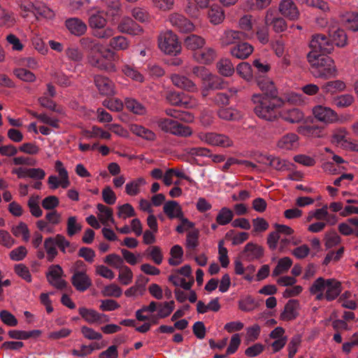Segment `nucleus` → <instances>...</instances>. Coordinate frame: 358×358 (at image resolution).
<instances>
[{
	"mask_svg": "<svg viewBox=\"0 0 358 358\" xmlns=\"http://www.w3.org/2000/svg\"><path fill=\"white\" fill-rule=\"evenodd\" d=\"M307 60L315 78L328 80L337 76L338 70L331 57L310 51L307 55Z\"/></svg>",
	"mask_w": 358,
	"mask_h": 358,
	"instance_id": "f257e3e1",
	"label": "nucleus"
},
{
	"mask_svg": "<svg viewBox=\"0 0 358 358\" xmlns=\"http://www.w3.org/2000/svg\"><path fill=\"white\" fill-rule=\"evenodd\" d=\"M341 292V283L334 278L325 280L320 277L310 287V294L315 295V299L317 301L324 299L329 301H333L340 295Z\"/></svg>",
	"mask_w": 358,
	"mask_h": 358,
	"instance_id": "f03ea898",
	"label": "nucleus"
},
{
	"mask_svg": "<svg viewBox=\"0 0 358 358\" xmlns=\"http://www.w3.org/2000/svg\"><path fill=\"white\" fill-rule=\"evenodd\" d=\"M252 101L255 104L254 112L259 118L273 121L275 119L276 108L282 103L279 98H271L261 94L252 96Z\"/></svg>",
	"mask_w": 358,
	"mask_h": 358,
	"instance_id": "7ed1b4c3",
	"label": "nucleus"
},
{
	"mask_svg": "<svg viewBox=\"0 0 358 358\" xmlns=\"http://www.w3.org/2000/svg\"><path fill=\"white\" fill-rule=\"evenodd\" d=\"M301 242L298 237L279 236L277 232H271L267 237L268 248L272 250L278 249L280 252H287L291 245H297Z\"/></svg>",
	"mask_w": 358,
	"mask_h": 358,
	"instance_id": "20e7f679",
	"label": "nucleus"
},
{
	"mask_svg": "<svg viewBox=\"0 0 358 358\" xmlns=\"http://www.w3.org/2000/svg\"><path fill=\"white\" fill-rule=\"evenodd\" d=\"M158 46L166 55H177L181 51L178 37L171 31H166L159 36Z\"/></svg>",
	"mask_w": 358,
	"mask_h": 358,
	"instance_id": "39448f33",
	"label": "nucleus"
},
{
	"mask_svg": "<svg viewBox=\"0 0 358 358\" xmlns=\"http://www.w3.org/2000/svg\"><path fill=\"white\" fill-rule=\"evenodd\" d=\"M157 125L162 131L176 136L187 137L192 134L189 127L185 126L172 119L161 118L158 120Z\"/></svg>",
	"mask_w": 358,
	"mask_h": 358,
	"instance_id": "423d86ee",
	"label": "nucleus"
},
{
	"mask_svg": "<svg viewBox=\"0 0 358 358\" xmlns=\"http://www.w3.org/2000/svg\"><path fill=\"white\" fill-rule=\"evenodd\" d=\"M197 137L202 142L212 146L223 148H231L234 146V141L228 136L215 132H199Z\"/></svg>",
	"mask_w": 358,
	"mask_h": 358,
	"instance_id": "0eeeda50",
	"label": "nucleus"
},
{
	"mask_svg": "<svg viewBox=\"0 0 358 358\" xmlns=\"http://www.w3.org/2000/svg\"><path fill=\"white\" fill-rule=\"evenodd\" d=\"M88 63L99 70L105 71L109 73H114L117 71L116 66L112 63L106 61V57L102 54L101 50H91L87 54Z\"/></svg>",
	"mask_w": 358,
	"mask_h": 358,
	"instance_id": "6e6552de",
	"label": "nucleus"
},
{
	"mask_svg": "<svg viewBox=\"0 0 358 358\" xmlns=\"http://www.w3.org/2000/svg\"><path fill=\"white\" fill-rule=\"evenodd\" d=\"M312 51L321 52L323 54H329L334 50L333 42L324 34H317L312 36L310 41Z\"/></svg>",
	"mask_w": 358,
	"mask_h": 358,
	"instance_id": "1a4fd4ad",
	"label": "nucleus"
},
{
	"mask_svg": "<svg viewBox=\"0 0 358 358\" xmlns=\"http://www.w3.org/2000/svg\"><path fill=\"white\" fill-rule=\"evenodd\" d=\"M64 271L58 264H52L49 266L46 273L48 282L58 289H63L66 287L67 282L63 279Z\"/></svg>",
	"mask_w": 358,
	"mask_h": 358,
	"instance_id": "9d476101",
	"label": "nucleus"
},
{
	"mask_svg": "<svg viewBox=\"0 0 358 358\" xmlns=\"http://www.w3.org/2000/svg\"><path fill=\"white\" fill-rule=\"evenodd\" d=\"M254 35L253 33L248 34L241 31L226 29L221 35L220 40L222 46H228L241 39H251Z\"/></svg>",
	"mask_w": 358,
	"mask_h": 358,
	"instance_id": "9b49d317",
	"label": "nucleus"
},
{
	"mask_svg": "<svg viewBox=\"0 0 358 358\" xmlns=\"http://www.w3.org/2000/svg\"><path fill=\"white\" fill-rule=\"evenodd\" d=\"M193 73L201 78L203 83H206L210 87H222L221 79L210 73L204 66H194L192 69Z\"/></svg>",
	"mask_w": 358,
	"mask_h": 358,
	"instance_id": "f8f14e48",
	"label": "nucleus"
},
{
	"mask_svg": "<svg viewBox=\"0 0 358 358\" xmlns=\"http://www.w3.org/2000/svg\"><path fill=\"white\" fill-rule=\"evenodd\" d=\"M78 313L82 318L89 324H102L110 320L109 317L103 313H99L92 308H79Z\"/></svg>",
	"mask_w": 358,
	"mask_h": 358,
	"instance_id": "ddd939ff",
	"label": "nucleus"
},
{
	"mask_svg": "<svg viewBox=\"0 0 358 358\" xmlns=\"http://www.w3.org/2000/svg\"><path fill=\"white\" fill-rule=\"evenodd\" d=\"M312 110L314 117L320 122L330 124L338 120L337 114L329 107L317 105Z\"/></svg>",
	"mask_w": 358,
	"mask_h": 358,
	"instance_id": "4468645a",
	"label": "nucleus"
},
{
	"mask_svg": "<svg viewBox=\"0 0 358 358\" xmlns=\"http://www.w3.org/2000/svg\"><path fill=\"white\" fill-rule=\"evenodd\" d=\"M117 29L120 32L132 36H138L143 33V28L137 24L132 18L128 16L123 17Z\"/></svg>",
	"mask_w": 358,
	"mask_h": 358,
	"instance_id": "2eb2a0df",
	"label": "nucleus"
},
{
	"mask_svg": "<svg viewBox=\"0 0 358 358\" xmlns=\"http://www.w3.org/2000/svg\"><path fill=\"white\" fill-rule=\"evenodd\" d=\"M282 15L290 20H296L299 17V10L293 0H281L278 6Z\"/></svg>",
	"mask_w": 358,
	"mask_h": 358,
	"instance_id": "dca6fc26",
	"label": "nucleus"
},
{
	"mask_svg": "<svg viewBox=\"0 0 358 358\" xmlns=\"http://www.w3.org/2000/svg\"><path fill=\"white\" fill-rule=\"evenodd\" d=\"M71 281L76 289L82 292L86 291L92 285L90 278L84 271H77L73 273Z\"/></svg>",
	"mask_w": 358,
	"mask_h": 358,
	"instance_id": "f3484780",
	"label": "nucleus"
},
{
	"mask_svg": "<svg viewBox=\"0 0 358 358\" xmlns=\"http://www.w3.org/2000/svg\"><path fill=\"white\" fill-rule=\"evenodd\" d=\"M169 19L171 25L180 32H189L194 29V24L182 15L173 13Z\"/></svg>",
	"mask_w": 358,
	"mask_h": 358,
	"instance_id": "a211bd4d",
	"label": "nucleus"
},
{
	"mask_svg": "<svg viewBox=\"0 0 358 358\" xmlns=\"http://www.w3.org/2000/svg\"><path fill=\"white\" fill-rule=\"evenodd\" d=\"M94 83L101 94L105 96L115 94V85L108 78L97 75L94 77Z\"/></svg>",
	"mask_w": 358,
	"mask_h": 358,
	"instance_id": "6ab92c4d",
	"label": "nucleus"
},
{
	"mask_svg": "<svg viewBox=\"0 0 358 358\" xmlns=\"http://www.w3.org/2000/svg\"><path fill=\"white\" fill-rule=\"evenodd\" d=\"M299 146V137L294 133H288L282 136L277 142V147L282 150H294Z\"/></svg>",
	"mask_w": 358,
	"mask_h": 358,
	"instance_id": "aec40b11",
	"label": "nucleus"
},
{
	"mask_svg": "<svg viewBox=\"0 0 358 358\" xmlns=\"http://www.w3.org/2000/svg\"><path fill=\"white\" fill-rule=\"evenodd\" d=\"M257 83L259 89L264 92L262 95L277 98L278 90L271 78L266 76H259L257 78Z\"/></svg>",
	"mask_w": 358,
	"mask_h": 358,
	"instance_id": "412c9836",
	"label": "nucleus"
},
{
	"mask_svg": "<svg viewBox=\"0 0 358 358\" xmlns=\"http://www.w3.org/2000/svg\"><path fill=\"white\" fill-rule=\"evenodd\" d=\"M280 117L287 122L296 124L303 120L304 113L297 108H285L280 112Z\"/></svg>",
	"mask_w": 358,
	"mask_h": 358,
	"instance_id": "4be33fe9",
	"label": "nucleus"
},
{
	"mask_svg": "<svg viewBox=\"0 0 358 358\" xmlns=\"http://www.w3.org/2000/svg\"><path fill=\"white\" fill-rule=\"evenodd\" d=\"M93 10L94 8H91L88 10V14L90 15L88 23L90 27L94 30L104 28L106 25L107 21L103 16V11L95 10L93 12Z\"/></svg>",
	"mask_w": 358,
	"mask_h": 358,
	"instance_id": "5701e85b",
	"label": "nucleus"
},
{
	"mask_svg": "<svg viewBox=\"0 0 358 358\" xmlns=\"http://www.w3.org/2000/svg\"><path fill=\"white\" fill-rule=\"evenodd\" d=\"M254 48L248 42H242L236 44L230 50L231 55L237 59H245L253 52Z\"/></svg>",
	"mask_w": 358,
	"mask_h": 358,
	"instance_id": "b1692460",
	"label": "nucleus"
},
{
	"mask_svg": "<svg viewBox=\"0 0 358 358\" xmlns=\"http://www.w3.org/2000/svg\"><path fill=\"white\" fill-rule=\"evenodd\" d=\"M172 83L177 87L184 90L194 92L197 91L196 85L188 78L179 74H173L171 76Z\"/></svg>",
	"mask_w": 358,
	"mask_h": 358,
	"instance_id": "393cba45",
	"label": "nucleus"
},
{
	"mask_svg": "<svg viewBox=\"0 0 358 358\" xmlns=\"http://www.w3.org/2000/svg\"><path fill=\"white\" fill-rule=\"evenodd\" d=\"M65 24L68 30L75 36H82L87 31V24L78 17H72L66 20Z\"/></svg>",
	"mask_w": 358,
	"mask_h": 358,
	"instance_id": "a878e982",
	"label": "nucleus"
},
{
	"mask_svg": "<svg viewBox=\"0 0 358 358\" xmlns=\"http://www.w3.org/2000/svg\"><path fill=\"white\" fill-rule=\"evenodd\" d=\"M215 50L211 48H206L194 53V59L197 62L203 64H209L212 63L215 60Z\"/></svg>",
	"mask_w": 358,
	"mask_h": 358,
	"instance_id": "bb28decb",
	"label": "nucleus"
},
{
	"mask_svg": "<svg viewBox=\"0 0 358 358\" xmlns=\"http://www.w3.org/2000/svg\"><path fill=\"white\" fill-rule=\"evenodd\" d=\"M143 177H138L129 180L125 185V193L130 196H135L141 192V189L146 185Z\"/></svg>",
	"mask_w": 358,
	"mask_h": 358,
	"instance_id": "cd10ccee",
	"label": "nucleus"
},
{
	"mask_svg": "<svg viewBox=\"0 0 358 358\" xmlns=\"http://www.w3.org/2000/svg\"><path fill=\"white\" fill-rule=\"evenodd\" d=\"M163 211L171 220L182 218L183 214L180 205L176 201H166L164 205Z\"/></svg>",
	"mask_w": 358,
	"mask_h": 358,
	"instance_id": "c85d7f7f",
	"label": "nucleus"
},
{
	"mask_svg": "<svg viewBox=\"0 0 358 358\" xmlns=\"http://www.w3.org/2000/svg\"><path fill=\"white\" fill-rule=\"evenodd\" d=\"M96 208L98 210L97 217L100 222H101L105 226H108L109 223L115 224L113 217V212L110 208L102 203H98Z\"/></svg>",
	"mask_w": 358,
	"mask_h": 358,
	"instance_id": "c756f323",
	"label": "nucleus"
},
{
	"mask_svg": "<svg viewBox=\"0 0 358 358\" xmlns=\"http://www.w3.org/2000/svg\"><path fill=\"white\" fill-rule=\"evenodd\" d=\"M299 303L296 300H289L286 303L283 312L280 314V319L283 321H291L298 315Z\"/></svg>",
	"mask_w": 358,
	"mask_h": 358,
	"instance_id": "7c9ffc66",
	"label": "nucleus"
},
{
	"mask_svg": "<svg viewBox=\"0 0 358 358\" xmlns=\"http://www.w3.org/2000/svg\"><path fill=\"white\" fill-rule=\"evenodd\" d=\"M348 133L345 128H339L334 131L332 135V143L339 145L346 150H348L350 143H352V140L347 137Z\"/></svg>",
	"mask_w": 358,
	"mask_h": 358,
	"instance_id": "2f4dec72",
	"label": "nucleus"
},
{
	"mask_svg": "<svg viewBox=\"0 0 358 358\" xmlns=\"http://www.w3.org/2000/svg\"><path fill=\"white\" fill-rule=\"evenodd\" d=\"M245 256L248 261L259 259L264 255V249L262 246L252 243H248L245 246Z\"/></svg>",
	"mask_w": 358,
	"mask_h": 358,
	"instance_id": "473e14b6",
	"label": "nucleus"
},
{
	"mask_svg": "<svg viewBox=\"0 0 358 358\" xmlns=\"http://www.w3.org/2000/svg\"><path fill=\"white\" fill-rule=\"evenodd\" d=\"M331 41L338 47H344L347 45L348 37L345 31L339 28H333L329 31Z\"/></svg>",
	"mask_w": 358,
	"mask_h": 358,
	"instance_id": "72a5a7b5",
	"label": "nucleus"
},
{
	"mask_svg": "<svg viewBox=\"0 0 358 358\" xmlns=\"http://www.w3.org/2000/svg\"><path fill=\"white\" fill-rule=\"evenodd\" d=\"M345 84L341 80L329 81L322 86V90L324 94H334L345 89Z\"/></svg>",
	"mask_w": 358,
	"mask_h": 358,
	"instance_id": "f704fd0d",
	"label": "nucleus"
},
{
	"mask_svg": "<svg viewBox=\"0 0 358 358\" xmlns=\"http://www.w3.org/2000/svg\"><path fill=\"white\" fill-rule=\"evenodd\" d=\"M208 17L212 24H219L224 20V13L220 6L213 5L208 10Z\"/></svg>",
	"mask_w": 358,
	"mask_h": 358,
	"instance_id": "c9c22d12",
	"label": "nucleus"
},
{
	"mask_svg": "<svg viewBox=\"0 0 358 358\" xmlns=\"http://www.w3.org/2000/svg\"><path fill=\"white\" fill-rule=\"evenodd\" d=\"M217 115L220 119L227 121H235L241 118V113L233 108L220 107L217 110Z\"/></svg>",
	"mask_w": 358,
	"mask_h": 358,
	"instance_id": "e433bc0d",
	"label": "nucleus"
},
{
	"mask_svg": "<svg viewBox=\"0 0 358 358\" xmlns=\"http://www.w3.org/2000/svg\"><path fill=\"white\" fill-rule=\"evenodd\" d=\"M130 130L134 134L148 141H154L156 138L152 131L138 124H131Z\"/></svg>",
	"mask_w": 358,
	"mask_h": 358,
	"instance_id": "4c0bfd02",
	"label": "nucleus"
},
{
	"mask_svg": "<svg viewBox=\"0 0 358 358\" xmlns=\"http://www.w3.org/2000/svg\"><path fill=\"white\" fill-rule=\"evenodd\" d=\"M125 106L131 112L138 115H143L146 113V108L141 103L135 99L127 98Z\"/></svg>",
	"mask_w": 358,
	"mask_h": 358,
	"instance_id": "58836bf2",
	"label": "nucleus"
},
{
	"mask_svg": "<svg viewBox=\"0 0 358 358\" xmlns=\"http://www.w3.org/2000/svg\"><path fill=\"white\" fill-rule=\"evenodd\" d=\"M169 280L176 287H181L185 290H190L194 282V279L191 278L189 280L186 281L184 277H180L178 274H172L169 276Z\"/></svg>",
	"mask_w": 358,
	"mask_h": 358,
	"instance_id": "ea45409f",
	"label": "nucleus"
},
{
	"mask_svg": "<svg viewBox=\"0 0 358 358\" xmlns=\"http://www.w3.org/2000/svg\"><path fill=\"white\" fill-rule=\"evenodd\" d=\"M234 218V213L233 211L227 207L222 208L217 216H216V222L219 225H227L230 223Z\"/></svg>",
	"mask_w": 358,
	"mask_h": 358,
	"instance_id": "a19ab883",
	"label": "nucleus"
},
{
	"mask_svg": "<svg viewBox=\"0 0 358 358\" xmlns=\"http://www.w3.org/2000/svg\"><path fill=\"white\" fill-rule=\"evenodd\" d=\"M15 22V17L12 12L0 6V27H10Z\"/></svg>",
	"mask_w": 358,
	"mask_h": 358,
	"instance_id": "79ce46f5",
	"label": "nucleus"
},
{
	"mask_svg": "<svg viewBox=\"0 0 358 358\" xmlns=\"http://www.w3.org/2000/svg\"><path fill=\"white\" fill-rule=\"evenodd\" d=\"M184 43L188 49L197 50L205 45V40L199 36L192 34L185 38Z\"/></svg>",
	"mask_w": 358,
	"mask_h": 358,
	"instance_id": "37998d69",
	"label": "nucleus"
},
{
	"mask_svg": "<svg viewBox=\"0 0 358 358\" xmlns=\"http://www.w3.org/2000/svg\"><path fill=\"white\" fill-rule=\"evenodd\" d=\"M109 46L117 51L125 50L129 46V41L122 36H115L110 40Z\"/></svg>",
	"mask_w": 358,
	"mask_h": 358,
	"instance_id": "c03bdc74",
	"label": "nucleus"
},
{
	"mask_svg": "<svg viewBox=\"0 0 358 358\" xmlns=\"http://www.w3.org/2000/svg\"><path fill=\"white\" fill-rule=\"evenodd\" d=\"M122 73L128 78L138 83L144 81L143 76L134 66L129 64H124L122 66Z\"/></svg>",
	"mask_w": 358,
	"mask_h": 358,
	"instance_id": "a18cd8bd",
	"label": "nucleus"
},
{
	"mask_svg": "<svg viewBox=\"0 0 358 358\" xmlns=\"http://www.w3.org/2000/svg\"><path fill=\"white\" fill-rule=\"evenodd\" d=\"M219 73L226 77L231 76L234 72V65L229 59H221L217 63Z\"/></svg>",
	"mask_w": 358,
	"mask_h": 358,
	"instance_id": "49530a36",
	"label": "nucleus"
},
{
	"mask_svg": "<svg viewBox=\"0 0 358 358\" xmlns=\"http://www.w3.org/2000/svg\"><path fill=\"white\" fill-rule=\"evenodd\" d=\"M145 254L157 265H160L163 262L164 256L159 246L149 247L145 250Z\"/></svg>",
	"mask_w": 358,
	"mask_h": 358,
	"instance_id": "de8ad7c7",
	"label": "nucleus"
},
{
	"mask_svg": "<svg viewBox=\"0 0 358 358\" xmlns=\"http://www.w3.org/2000/svg\"><path fill=\"white\" fill-rule=\"evenodd\" d=\"M131 16L141 23H147L150 21L149 12L142 7H134L131 10Z\"/></svg>",
	"mask_w": 358,
	"mask_h": 358,
	"instance_id": "09e8293b",
	"label": "nucleus"
},
{
	"mask_svg": "<svg viewBox=\"0 0 358 358\" xmlns=\"http://www.w3.org/2000/svg\"><path fill=\"white\" fill-rule=\"evenodd\" d=\"M292 261L289 257H283L281 258L278 262L275 268L273 269L272 272V276L276 277L279 275L287 272L290 267L292 266Z\"/></svg>",
	"mask_w": 358,
	"mask_h": 358,
	"instance_id": "8fccbe9b",
	"label": "nucleus"
},
{
	"mask_svg": "<svg viewBox=\"0 0 358 358\" xmlns=\"http://www.w3.org/2000/svg\"><path fill=\"white\" fill-rule=\"evenodd\" d=\"M171 257L169 259V264L171 266H178L182 262L183 250L179 245H173L170 251Z\"/></svg>",
	"mask_w": 358,
	"mask_h": 358,
	"instance_id": "3c124183",
	"label": "nucleus"
},
{
	"mask_svg": "<svg viewBox=\"0 0 358 358\" xmlns=\"http://www.w3.org/2000/svg\"><path fill=\"white\" fill-rule=\"evenodd\" d=\"M31 115L37 118L41 122L48 124L53 128L59 127V121L57 118L48 115L47 113H38L36 112H32Z\"/></svg>",
	"mask_w": 358,
	"mask_h": 358,
	"instance_id": "603ef678",
	"label": "nucleus"
},
{
	"mask_svg": "<svg viewBox=\"0 0 358 358\" xmlns=\"http://www.w3.org/2000/svg\"><path fill=\"white\" fill-rule=\"evenodd\" d=\"M56 243L53 238H48L44 241V248L47 253V260L52 262L57 255Z\"/></svg>",
	"mask_w": 358,
	"mask_h": 358,
	"instance_id": "864d4df0",
	"label": "nucleus"
},
{
	"mask_svg": "<svg viewBox=\"0 0 358 358\" xmlns=\"http://www.w3.org/2000/svg\"><path fill=\"white\" fill-rule=\"evenodd\" d=\"M343 22L345 27L352 31H358V13H348L343 16Z\"/></svg>",
	"mask_w": 358,
	"mask_h": 358,
	"instance_id": "5fc2aeb1",
	"label": "nucleus"
},
{
	"mask_svg": "<svg viewBox=\"0 0 358 358\" xmlns=\"http://www.w3.org/2000/svg\"><path fill=\"white\" fill-rule=\"evenodd\" d=\"M175 302L173 301H165L157 304V315L160 318L168 317L174 310Z\"/></svg>",
	"mask_w": 358,
	"mask_h": 358,
	"instance_id": "6e6d98bb",
	"label": "nucleus"
},
{
	"mask_svg": "<svg viewBox=\"0 0 358 358\" xmlns=\"http://www.w3.org/2000/svg\"><path fill=\"white\" fill-rule=\"evenodd\" d=\"M39 200L38 196H31L27 201L29 211L35 217H40L43 215V210L39 206Z\"/></svg>",
	"mask_w": 358,
	"mask_h": 358,
	"instance_id": "4d7b16f0",
	"label": "nucleus"
},
{
	"mask_svg": "<svg viewBox=\"0 0 358 358\" xmlns=\"http://www.w3.org/2000/svg\"><path fill=\"white\" fill-rule=\"evenodd\" d=\"M297 131L300 134L308 137H320L322 135L321 129L317 126H300L298 127Z\"/></svg>",
	"mask_w": 358,
	"mask_h": 358,
	"instance_id": "13d9d810",
	"label": "nucleus"
},
{
	"mask_svg": "<svg viewBox=\"0 0 358 358\" xmlns=\"http://www.w3.org/2000/svg\"><path fill=\"white\" fill-rule=\"evenodd\" d=\"M267 161L269 162L271 166L278 171H285L289 169L292 164L287 160L281 159L279 157L269 156L267 157Z\"/></svg>",
	"mask_w": 358,
	"mask_h": 358,
	"instance_id": "bf43d9fd",
	"label": "nucleus"
},
{
	"mask_svg": "<svg viewBox=\"0 0 358 358\" xmlns=\"http://www.w3.org/2000/svg\"><path fill=\"white\" fill-rule=\"evenodd\" d=\"M122 294V289L119 285L115 283L106 285L101 289V294L103 296L118 298Z\"/></svg>",
	"mask_w": 358,
	"mask_h": 358,
	"instance_id": "052dcab7",
	"label": "nucleus"
},
{
	"mask_svg": "<svg viewBox=\"0 0 358 358\" xmlns=\"http://www.w3.org/2000/svg\"><path fill=\"white\" fill-rule=\"evenodd\" d=\"M133 272L129 266L125 265L119 269L118 280L122 285H129L133 280Z\"/></svg>",
	"mask_w": 358,
	"mask_h": 358,
	"instance_id": "680f3d73",
	"label": "nucleus"
},
{
	"mask_svg": "<svg viewBox=\"0 0 358 358\" xmlns=\"http://www.w3.org/2000/svg\"><path fill=\"white\" fill-rule=\"evenodd\" d=\"M236 71L238 75L247 81H250L253 78V73L251 66L248 62H241L236 67Z\"/></svg>",
	"mask_w": 358,
	"mask_h": 358,
	"instance_id": "e2e57ef3",
	"label": "nucleus"
},
{
	"mask_svg": "<svg viewBox=\"0 0 358 358\" xmlns=\"http://www.w3.org/2000/svg\"><path fill=\"white\" fill-rule=\"evenodd\" d=\"M55 169L58 173L59 178L62 180L64 186L69 187L70 185L69 173L63 163L59 160H57L55 163Z\"/></svg>",
	"mask_w": 358,
	"mask_h": 358,
	"instance_id": "0e129e2a",
	"label": "nucleus"
},
{
	"mask_svg": "<svg viewBox=\"0 0 358 358\" xmlns=\"http://www.w3.org/2000/svg\"><path fill=\"white\" fill-rule=\"evenodd\" d=\"M341 237L335 231H330L325 234L324 245L327 249L338 245L341 243Z\"/></svg>",
	"mask_w": 358,
	"mask_h": 358,
	"instance_id": "69168bd1",
	"label": "nucleus"
},
{
	"mask_svg": "<svg viewBox=\"0 0 358 358\" xmlns=\"http://www.w3.org/2000/svg\"><path fill=\"white\" fill-rule=\"evenodd\" d=\"M11 231L14 236L17 237L22 236L25 242L29 241L30 234L28 227L25 223H19L17 226L13 227Z\"/></svg>",
	"mask_w": 358,
	"mask_h": 358,
	"instance_id": "338daca9",
	"label": "nucleus"
},
{
	"mask_svg": "<svg viewBox=\"0 0 358 358\" xmlns=\"http://www.w3.org/2000/svg\"><path fill=\"white\" fill-rule=\"evenodd\" d=\"M104 262L118 270L125 266L123 259L120 255L115 253L107 255L105 257Z\"/></svg>",
	"mask_w": 358,
	"mask_h": 358,
	"instance_id": "774afa93",
	"label": "nucleus"
}]
</instances>
